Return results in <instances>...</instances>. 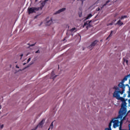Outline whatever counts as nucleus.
<instances>
[{"label": "nucleus", "instance_id": "nucleus-4", "mask_svg": "<svg viewBox=\"0 0 130 130\" xmlns=\"http://www.w3.org/2000/svg\"><path fill=\"white\" fill-rule=\"evenodd\" d=\"M98 42H99L98 40H94L93 42H91V44L88 47V48H89V49H93V48H94V47L97 45Z\"/></svg>", "mask_w": 130, "mask_h": 130}, {"label": "nucleus", "instance_id": "nucleus-26", "mask_svg": "<svg viewBox=\"0 0 130 130\" xmlns=\"http://www.w3.org/2000/svg\"><path fill=\"white\" fill-rule=\"evenodd\" d=\"M44 7V6H41L40 7H39V8H40L41 10H42V9H43Z\"/></svg>", "mask_w": 130, "mask_h": 130}, {"label": "nucleus", "instance_id": "nucleus-9", "mask_svg": "<svg viewBox=\"0 0 130 130\" xmlns=\"http://www.w3.org/2000/svg\"><path fill=\"white\" fill-rule=\"evenodd\" d=\"M115 25H119V26H121L122 25H123V22H121V20H119L115 24Z\"/></svg>", "mask_w": 130, "mask_h": 130}, {"label": "nucleus", "instance_id": "nucleus-43", "mask_svg": "<svg viewBox=\"0 0 130 130\" xmlns=\"http://www.w3.org/2000/svg\"><path fill=\"white\" fill-rule=\"evenodd\" d=\"M79 17H82V16L81 15H79Z\"/></svg>", "mask_w": 130, "mask_h": 130}, {"label": "nucleus", "instance_id": "nucleus-19", "mask_svg": "<svg viewBox=\"0 0 130 130\" xmlns=\"http://www.w3.org/2000/svg\"><path fill=\"white\" fill-rule=\"evenodd\" d=\"M92 14H89L87 17L86 18V20H88V19H90V18H91V17H92Z\"/></svg>", "mask_w": 130, "mask_h": 130}, {"label": "nucleus", "instance_id": "nucleus-7", "mask_svg": "<svg viewBox=\"0 0 130 130\" xmlns=\"http://www.w3.org/2000/svg\"><path fill=\"white\" fill-rule=\"evenodd\" d=\"M52 24V19H50L46 22V26H50Z\"/></svg>", "mask_w": 130, "mask_h": 130}, {"label": "nucleus", "instance_id": "nucleus-49", "mask_svg": "<svg viewBox=\"0 0 130 130\" xmlns=\"http://www.w3.org/2000/svg\"><path fill=\"white\" fill-rule=\"evenodd\" d=\"M55 78H56V76H55Z\"/></svg>", "mask_w": 130, "mask_h": 130}, {"label": "nucleus", "instance_id": "nucleus-44", "mask_svg": "<svg viewBox=\"0 0 130 130\" xmlns=\"http://www.w3.org/2000/svg\"><path fill=\"white\" fill-rule=\"evenodd\" d=\"M2 101H4V99H2Z\"/></svg>", "mask_w": 130, "mask_h": 130}, {"label": "nucleus", "instance_id": "nucleus-21", "mask_svg": "<svg viewBox=\"0 0 130 130\" xmlns=\"http://www.w3.org/2000/svg\"><path fill=\"white\" fill-rule=\"evenodd\" d=\"M113 89H114L115 90H119V87L117 86H114Z\"/></svg>", "mask_w": 130, "mask_h": 130}, {"label": "nucleus", "instance_id": "nucleus-28", "mask_svg": "<svg viewBox=\"0 0 130 130\" xmlns=\"http://www.w3.org/2000/svg\"><path fill=\"white\" fill-rule=\"evenodd\" d=\"M30 60H31V58H29L27 59V63L29 62V61H30Z\"/></svg>", "mask_w": 130, "mask_h": 130}, {"label": "nucleus", "instance_id": "nucleus-10", "mask_svg": "<svg viewBox=\"0 0 130 130\" xmlns=\"http://www.w3.org/2000/svg\"><path fill=\"white\" fill-rule=\"evenodd\" d=\"M71 30H67V33H66V35H67V37L69 38L70 36H71Z\"/></svg>", "mask_w": 130, "mask_h": 130}, {"label": "nucleus", "instance_id": "nucleus-17", "mask_svg": "<svg viewBox=\"0 0 130 130\" xmlns=\"http://www.w3.org/2000/svg\"><path fill=\"white\" fill-rule=\"evenodd\" d=\"M50 128H51V129H52V128H53V122H52L50 126V127L48 128V130H50Z\"/></svg>", "mask_w": 130, "mask_h": 130}, {"label": "nucleus", "instance_id": "nucleus-45", "mask_svg": "<svg viewBox=\"0 0 130 130\" xmlns=\"http://www.w3.org/2000/svg\"><path fill=\"white\" fill-rule=\"evenodd\" d=\"M42 24V22H41V24H40V25H41Z\"/></svg>", "mask_w": 130, "mask_h": 130}, {"label": "nucleus", "instance_id": "nucleus-47", "mask_svg": "<svg viewBox=\"0 0 130 130\" xmlns=\"http://www.w3.org/2000/svg\"><path fill=\"white\" fill-rule=\"evenodd\" d=\"M19 71H22V70L20 69Z\"/></svg>", "mask_w": 130, "mask_h": 130}, {"label": "nucleus", "instance_id": "nucleus-33", "mask_svg": "<svg viewBox=\"0 0 130 130\" xmlns=\"http://www.w3.org/2000/svg\"><path fill=\"white\" fill-rule=\"evenodd\" d=\"M16 69H20V67H19V66H18V65L16 66Z\"/></svg>", "mask_w": 130, "mask_h": 130}, {"label": "nucleus", "instance_id": "nucleus-6", "mask_svg": "<svg viewBox=\"0 0 130 130\" xmlns=\"http://www.w3.org/2000/svg\"><path fill=\"white\" fill-rule=\"evenodd\" d=\"M66 8H61V9L56 11L54 13V15H57V14H60V13H62V12H64V11H66Z\"/></svg>", "mask_w": 130, "mask_h": 130}, {"label": "nucleus", "instance_id": "nucleus-15", "mask_svg": "<svg viewBox=\"0 0 130 130\" xmlns=\"http://www.w3.org/2000/svg\"><path fill=\"white\" fill-rule=\"evenodd\" d=\"M92 27V25H91L90 23H87L86 24V29H89V28H91Z\"/></svg>", "mask_w": 130, "mask_h": 130}, {"label": "nucleus", "instance_id": "nucleus-42", "mask_svg": "<svg viewBox=\"0 0 130 130\" xmlns=\"http://www.w3.org/2000/svg\"><path fill=\"white\" fill-rule=\"evenodd\" d=\"M38 0H35V2H38Z\"/></svg>", "mask_w": 130, "mask_h": 130}, {"label": "nucleus", "instance_id": "nucleus-29", "mask_svg": "<svg viewBox=\"0 0 130 130\" xmlns=\"http://www.w3.org/2000/svg\"><path fill=\"white\" fill-rule=\"evenodd\" d=\"M125 86H125H126L127 87H128V88H129V85L128 84H125L124 85Z\"/></svg>", "mask_w": 130, "mask_h": 130}, {"label": "nucleus", "instance_id": "nucleus-39", "mask_svg": "<svg viewBox=\"0 0 130 130\" xmlns=\"http://www.w3.org/2000/svg\"><path fill=\"white\" fill-rule=\"evenodd\" d=\"M128 128H130V123L128 124Z\"/></svg>", "mask_w": 130, "mask_h": 130}, {"label": "nucleus", "instance_id": "nucleus-35", "mask_svg": "<svg viewBox=\"0 0 130 130\" xmlns=\"http://www.w3.org/2000/svg\"><path fill=\"white\" fill-rule=\"evenodd\" d=\"M38 17V15H36V16L35 17V19H37Z\"/></svg>", "mask_w": 130, "mask_h": 130}, {"label": "nucleus", "instance_id": "nucleus-16", "mask_svg": "<svg viewBox=\"0 0 130 130\" xmlns=\"http://www.w3.org/2000/svg\"><path fill=\"white\" fill-rule=\"evenodd\" d=\"M36 43H35V44H31V45H30L29 43H28V44H27V45H29V46H28V47H27V48H30V47H32V46H35V45H36Z\"/></svg>", "mask_w": 130, "mask_h": 130}, {"label": "nucleus", "instance_id": "nucleus-5", "mask_svg": "<svg viewBox=\"0 0 130 130\" xmlns=\"http://www.w3.org/2000/svg\"><path fill=\"white\" fill-rule=\"evenodd\" d=\"M117 118V117L116 118H114L113 119H112V120L111 121V122L109 123V128H106L105 130H112L111 129V126L112 125V123L113 122V123L114 124V122H113V120H115V119Z\"/></svg>", "mask_w": 130, "mask_h": 130}, {"label": "nucleus", "instance_id": "nucleus-18", "mask_svg": "<svg viewBox=\"0 0 130 130\" xmlns=\"http://www.w3.org/2000/svg\"><path fill=\"white\" fill-rule=\"evenodd\" d=\"M126 18H127V16L126 15L122 16L121 17L120 20H123V19H126Z\"/></svg>", "mask_w": 130, "mask_h": 130}, {"label": "nucleus", "instance_id": "nucleus-14", "mask_svg": "<svg viewBox=\"0 0 130 130\" xmlns=\"http://www.w3.org/2000/svg\"><path fill=\"white\" fill-rule=\"evenodd\" d=\"M114 22H116V19L113 20V21L111 23H110L109 24H107V26H112V25H113V23H114Z\"/></svg>", "mask_w": 130, "mask_h": 130}, {"label": "nucleus", "instance_id": "nucleus-48", "mask_svg": "<svg viewBox=\"0 0 130 130\" xmlns=\"http://www.w3.org/2000/svg\"><path fill=\"white\" fill-rule=\"evenodd\" d=\"M101 42H102V40H101Z\"/></svg>", "mask_w": 130, "mask_h": 130}, {"label": "nucleus", "instance_id": "nucleus-36", "mask_svg": "<svg viewBox=\"0 0 130 130\" xmlns=\"http://www.w3.org/2000/svg\"><path fill=\"white\" fill-rule=\"evenodd\" d=\"M70 35H71L72 36H73L74 34H73V32H71V33Z\"/></svg>", "mask_w": 130, "mask_h": 130}, {"label": "nucleus", "instance_id": "nucleus-3", "mask_svg": "<svg viewBox=\"0 0 130 130\" xmlns=\"http://www.w3.org/2000/svg\"><path fill=\"white\" fill-rule=\"evenodd\" d=\"M40 10V8L39 7H29L27 9V12L28 15H30V14H33L34 13H36V12H38Z\"/></svg>", "mask_w": 130, "mask_h": 130}, {"label": "nucleus", "instance_id": "nucleus-31", "mask_svg": "<svg viewBox=\"0 0 130 130\" xmlns=\"http://www.w3.org/2000/svg\"><path fill=\"white\" fill-rule=\"evenodd\" d=\"M24 55L23 54H21V55H20V56H21V58H20V59H22V57H23V56Z\"/></svg>", "mask_w": 130, "mask_h": 130}, {"label": "nucleus", "instance_id": "nucleus-24", "mask_svg": "<svg viewBox=\"0 0 130 130\" xmlns=\"http://www.w3.org/2000/svg\"><path fill=\"white\" fill-rule=\"evenodd\" d=\"M127 76H126L124 77L123 79L125 81H127Z\"/></svg>", "mask_w": 130, "mask_h": 130}, {"label": "nucleus", "instance_id": "nucleus-1", "mask_svg": "<svg viewBox=\"0 0 130 130\" xmlns=\"http://www.w3.org/2000/svg\"><path fill=\"white\" fill-rule=\"evenodd\" d=\"M118 100L122 101L121 104V108L118 112V115L117 118H123L125 119V117L127 116V110H126V102L124 100V98H117Z\"/></svg>", "mask_w": 130, "mask_h": 130}, {"label": "nucleus", "instance_id": "nucleus-34", "mask_svg": "<svg viewBox=\"0 0 130 130\" xmlns=\"http://www.w3.org/2000/svg\"><path fill=\"white\" fill-rule=\"evenodd\" d=\"M128 84H130V79H129V83H128ZM129 91H130V86L129 87Z\"/></svg>", "mask_w": 130, "mask_h": 130}, {"label": "nucleus", "instance_id": "nucleus-50", "mask_svg": "<svg viewBox=\"0 0 130 130\" xmlns=\"http://www.w3.org/2000/svg\"><path fill=\"white\" fill-rule=\"evenodd\" d=\"M129 130H130V128H129Z\"/></svg>", "mask_w": 130, "mask_h": 130}, {"label": "nucleus", "instance_id": "nucleus-11", "mask_svg": "<svg viewBox=\"0 0 130 130\" xmlns=\"http://www.w3.org/2000/svg\"><path fill=\"white\" fill-rule=\"evenodd\" d=\"M92 22H94L92 21V20H90V21H86V22H85L84 25H83V27H85V26H87V24H90V23H92Z\"/></svg>", "mask_w": 130, "mask_h": 130}, {"label": "nucleus", "instance_id": "nucleus-27", "mask_svg": "<svg viewBox=\"0 0 130 130\" xmlns=\"http://www.w3.org/2000/svg\"><path fill=\"white\" fill-rule=\"evenodd\" d=\"M67 38H68L67 37H66L63 39V41H66V39H67Z\"/></svg>", "mask_w": 130, "mask_h": 130}, {"label": "nucleus", "instance_id": "nucleus-22", "mask_svg": "<svg viewBox=\"0 0 130 130\" xmlns=\"http://www.w3.org/2000/svg\"><path fill=\"white\" fill-rule=\"evenodd\" d=\"M46 2H45V1H44L43 3H41L42 6L44 7V6H45L46 4Z\"/></svg>", "mask_w": 130, "mask_h": 130}, {"label": "nucleus", "instance_id": "nucleus-25", "mask_svg": "<svg viewBox=\"0 0 130 130\" xmlns=\"http://www.w3.org/2000/svg\"><path fill=\"white\" fill-rule=\"evenodd\" d=\"M35 53H40V50H38L36 51Z\"/></svg>", "mask_w": 130, "mask_h": 130}, {"label": "nucleus", "instance_id": "nucleus-37", "mask_svg": "<svg viewBox=\"0 0 130 130\" xmlns=\"http://www.w3.org/2000/svg\"><path fill=\"white\" fill-rule=\"evenodd\" d=\"M44 2L46 3V2H48V0H45Z\"/></svg>", "mask_w": 130, "mask_h": 130}, {"label": "nucleus", "instance_id": "nucleus-30", "mask_svg": "<svg viewBox=\"0 0 130 130\" xmlns=\"http://www.w3.org/2000/svg\"><path fill=\"white\" fill-rule=\"evenodd\" d=\"M4 128V124H2L1 126H0V128Z\"/></svg>", "mask_w": 130, "mask_h": 130}, {"label": "nucleus", "instance_id": "nucleus-46", "mask_svg": "<svg viewBox=\"0 0 130 130\" xmlns=\"http://www.w3.org/2000/svg\"><path fill=\"white\" fill-rule=\"evenodd\" d=\"M26 68H29V66H27Z\"/></svg>", "mask_w": 130, "mask_h": 130}, {"label": "nucleus", "instance_id": "nucleus-38", "mask_svg": "<svg viewBox=\"0 0 130 130\" xmlns=\"http://www.w3.org/2000/svg\"><path fill=\"white\" fill-rule=\"evenodd\" d=\"M97 11H100V8H98Z\"/></svg>", "mask_w": 130, "mask_h": 130}, {"label": "nucleus", "instance_id": "nucleus-12", "mask_svg": "<svg viewBox=\"0 0 130 130\" xmlns=\"http://www.w3.org/2000/svg\"><path fill=\"white\" fill-rule=\"evenodd\" d=\"M109 3H110V0H108L106 2V4H105L102 7H101V9H103L104 8V7H105L107 5V4H108Z\"/></svg>", "mask_w": 130, "mask_h": 130}, {"label": "nucleus", "instance_id": "nucleus-32", "mask_svg": "<svg viewBox=\"0 0 130 130\" xmlns=\"http://www.w3.org/2000/svg\"><path fill=\"white\" fill-rule=\"evenodd\" d=\"M78 1H81V2H82V4L83 5V4L84 3V1L83 0H77Z\"/></svg>", "mask_w": 130, "mask_h": 130}, {"label": "nucleus", "instance_id": "nucleus-8", "mask_svg": "<svg viewBox=\"0 0 130 130\" xmlns=\"http://www.w3.org/2000/svg\"><path fill=\"white\" fill-rule=\"evenodd\" d=\"M45 121V120L43 119L37 125V126H42V125H43L44 122Z\"/></svg>", "mask_w": 130, "mask_h": 130}, {"label": "nucleus", "instance_id": "nucleus-40", "mask_svg": "<svg viewBox=\"0 0 130 130\" xmlns=\"http://www.w3.org/2000/svg\"><path fill=\"white\" fill-rule=\"evenodd\" d=\"M0 109H2V106L0 105Z\"/></svg>", "mask_w": 130, "mask_h": 130}, {"label": "nucleus", "instance_id": "nucleus-13", "mask_svg": "<svg viewBox=\"0 0 130 130\" xmlns=\"http://www.w3.org/2000/svg\"><path fill=\"white\" fill-rule=\"evenodd\" d=\"M70 31L71 32H77V28L76 27L72 28L71 29H70Z\"/></svg>", "mask_w": 130, "mask_h": 130}, {"label": "nucleus", "instance_id": "nucleus-23", "mask_svg": "<svg viewBox=\"0 0 130 130\" xmlns=\"http://www.w3.org/2000/svg\"><path fill=\"white\" fill-rule=\"evenodd\" d=\"M123 59H124V61H125L126 64H127L128 63V60H126V59H125L124 58H123Z\"/></svg>", "mask_w": 130, "mask_h": 130}, {"label": "nucleus", "instance_id": "nucleus-41", "mask_svg": "<svg viewBox=\"0 0 130 130\" xmlns=\"http://www.w3.org/2000/svg\"><path fill=\"white\" fill-rule=\"evenodd\" d=\"M26 64V63H23V66H25Z\"/></svg>", "mask_w": 130, "mask_h": 130}, {"label": "nucleus", "instance_id": "nucleus-2", "mask_svg": "<svg viewBox=\"0 0 130 130\" xmlns=\"http://www.w3.org/2000/svg\"><path fill=\"white\" fill-rule=\"evenodd\" d=\"M124 82H125V80L124 79H122L121 82H120L118 84V87H120V88L122 89V91L118 90L115 91L113 94V97H115V98H123V97H121L119 95V93L121 94H123V92L125 91V85H124Z\"/></svg>", "mask_w": 130, "mask_h": 130}, {"label": "nucleus", "instance_id": "nucleus-20", "mask_svg": "<svg viewBox=\"0 0 130 130\" xmlns=\"http://www.w3.org/2000/svg\"><path fill=\"white\" fill-rule=\"evenodd\" d=\"M113 32V31H111L110 34L109 35V36H108V37L107 38V39H108V38H109V37H111V36H112V33Z\"/></svg>", "mask_w": 130, "mask_h": 130}]
</instances>
